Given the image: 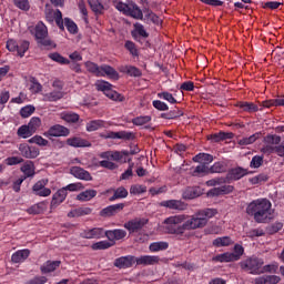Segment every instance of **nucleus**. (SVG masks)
<instances>
[{"instance_id": "obj_1", "label": "nucleus", "mask_w": 284, "mask_h": 284, "mask_svg": "<svg viewBox=\"0 0 284 284\" xmlns=\"http://www.w3.org/2000/svg\"><path fill=\"white\" fill-rule=\"evenodd\" d=\"M216 213L217 212L214 209H204L197 211L193 215H173L164 220L165 230L168 234L183 236L185 232H190L192 230H202V227H205L210 219L216 216Z\"/></svg>"}, {"instance_id": "obj_2", "label": "nucleus", "mask_w": 284, "mask_h": 284, "mask_svg": "<svg viewBox=\"0 0 284 284\" xmlns=\"http://www.w3.org/2000/svg\"><path fill=\"white\" fill-rule=\"evenodd\" d=\"M246 214L252 216L255 223H270L274 219L272 202L267 199L253 200L246 206Z\"/></svg>"}, {"instance_id": "obj_3", "label": "nucleus", "mask_w": 284, "mask_h": 284, "mask_svg": "<svg viewBox=\"0 0 284 284\" xmlns=\"http://www.w3.org/2000/svg\"><path fill=\"white\" fill-rule=\"evenodd\" d=\"M84 67L87 68L88 72L94 74V77H108L113 81H119V72L111 65L103 64L99 67V64L92 61H87Z\"/></svg>"}, {"instance_id": "obj_4", "label": "nucleus", "mask_w": 284, "mask_h": 284, "mask_svg": "<svg viewBox=\"0 0 284 284\" xmlns=\"http://www.w3.org/2000/svg\"><path fill=\"white\" fill-rule=\"evenodd\" d=\"M114 7L119 10V12H123L126 17H131L132 19H136L143 21V11L139 8L136 2L131 1L129 3L113 0Z\"/></svg>"}, {"instance_id": "obj_5", "label": "nucleus", "mask_w": 284, "mask_h": 284, "mask_svg": "<svg viewBox=\"0 0 284 284\" xmlns=\"http://www.w3.org/2000/svg\"><path fill=\"white\" fill-rule=\"evenodd\" d=\"M263 265H265L263 258L256 256H251L240 262L241 270H243V272H247V274H252L253 276L263 274Z\"/></svg>"}, {"instance_id": "obj_6", "label": "nucleus", "mask_w": 284, "mask_h": 284, "mask_svg": "<svg viewBox=\"0 0 284 284\" xmlns=\"http://www.w3.org/2000/svg\"><path fill=\"white\" fill-rule=\"evenodd\" d=\"M34 38L38 45L47 48V50H52L57 48V44L48 38V27L43 22H38L34 27Z\"/></svg>"}, {"instance_id": "obj_7", "label": "nucleus", "mask_w": 284, "mask_h": 284, "mask_svg": "<svg viewBox=\"0 0 284 284\" xmlns=\"http://www.w3.org/2000/svg\"><path fill=\"white\" fill-rule=\"evenodd\" d=\"M95 89L98 92H103L108 99H111V101H125V97H123L121 93L112 90V84L104 80H98L95 82Z\"/></svg>"}, {"instance_id": "obj_8", "label": "nucleus", "mask_w": 284, "mask_h": 284, "mask_svg": "<svg viewBox=\"0 0 284 284\" xmlns=\"http://www.w3.org/2000/svg\"><path fill=\"white\" fill-rule=\"evenodd\" d=\"M7 50L9 52H17L18 57L23 58L26 57V51L30 50V41L28 40H8L7 41Z\"/></svg>"}, {"instance_id": "obj_9", "label": "nucleus", "mask_w": 284, "mask_h": 284, "mask_svg": "<svg viewBox=\"0 0 284 284\" xmlns=\"http://www.w3.org/2000/svg\"><path fill=\"white\" fill-rule=\"evenodd\" d=\"M149 223V220L145 217H135L124 223V229L128 230L129 234H138L141 232L145 224Z\"/></svg>"}, {"instance_id": "obj_10", "label": "nucleus", "mask_w": 284, "mask_h": 284, "mask_svg": "<svg viewBox=\"0 0 284 284\" xmlns=\"http://www.w3.org/2000/svg\"><path fill=\"white\" fill-rule=\"evenodd\" d=\"M128 156H130V152L128 151H106L100 154V159H106L108 161H116L121 163H128V161H130Z\"/></svg>"}, {"instance_id": "obj_11", "label": "nucleus", "mask_w": 284, "mask_h": 284, "mask_svg": "<svg viewBox=\"0 0 284 284\" xmlns=\"http://www.w3.org/2000/svg\"><path fill=\"white\" fill-rule=\"evenodd\" d=\"M43 136L47 139H52V136H70V129L61 124H54L43 133Z\"/></svg>"}, {"instance_id": "obj_12", "label": "nucleus", "mask_w": 284, "mask_h": 284, "mask_svg": "<svg viewBox=\"0 0 284 284\" xmlns=\"http://www.w3.org/2000/svg\"><path fill=\"white\" fill-rule=\"evenodd\" d=\"M247 174H250V172L243 166L232 168L226 173V180L229 183H232V181H241V179L247 176Z\"/></svg>"}, {"instance_id": "obj_13", "label": "nucleus", "mask_w": 284, "mask_h": 284, "mask_svg": "<svg viewBox=\"0 0 284 284\" xmlns=\"http://www.w3.org/2000/svg\"><path fill=\"white\" fill-rule=\"evenodd\" d=\"M124 207H125L124 203L109 205L100 211V216H102L103 219H110V216H116L119 212H123Z\"/></svg>"}, {"instance_id": "obj_14", "label": "nucleus", "mask_w": 284, "mask_h": 284, "mask_svg": "<svg viewBox=\"0 0 284 284\" xmlns=\"http://www.w3.org/2000/svg\"><path fill=\"white\" fill-rule=\"evenodd\" d=\"M101 139H124V141H132L134 139V133L128 131H109L106 133L100 134Z\"/></svg>"}, {"instance_id": "obj_15", "label": "nucleus", "mask_w": 284, "mask_h": 284, "mask_svg": "<svg viewBox=\"0 0 284 284\" xmlns=\"http://www.w3.org/2000/svg\"><path fill=\"white\" fill-rule=\"evenodd\" d=\"M18 150L24 159H37L40 154L37 146H30L26 143L19 144Z\"/></svg>"}, {"instance_id": "obj_16", "label": "nucleus", "mask_w": 284, "mask_h": 284, "mask_svg": "<svg viewBox=\"0 0 284 284\" xmlns=\"http://www.w3.org/2000/svg\"><path fill=\"white\" fill-rule=\"evenodd\" d=\"M45 180H40L36 182L32 186V193L34 194V196H50V194H52V190L45 187Z\"/></svg>"}, {"instance_id": "obj_17", "label": "nucleus", "mask_w": 284, "mask_h": 284, "mask_svg": "<svg viewBox=\"0 0 284 284\" xmlns=\"http://www.w3.org/2000/svg\"><path fill=\"white\" fill-rule=\"evenodd\" d=\"M161 207H168L169 210H176L178 212H184L187 210V204L181 200H165L160 203Z\"/></svg>"}, {"instance_id": "obj_18", "label": "nucleus", "mask_w": 284, "mask_h": 284, "mask_svg": "<svg viewBox=\"0 0 284 284\" xmlns=\"http://www.w3.org/2000/svg\"><path fill=\"white\" fill-rule=\"evenodd\" d=\"M136 263V257L134 255H126L115 258L114 266L119 270H128Z\"/></svg>"}, {"instance_id": "obj_19", "label": "nucleus", "mask_w": 284, "mask_h": 284, "mask_svg": "<svg viewBox=\"0 0 284 284\" xmlns=\"http://www.w3.org/2000/svg\"><path fill=\"white\" fill-rule=\"evenodd\" d=\"M65 199H68V192H65V189L61 187L52 195L50 211L52 212V210H57Z\"/></svg>"}, {"instance_id": "obj_20", "label": "nucleus", "mask_w": 284, "mask_h": 284, "mask_svg": "<svg viewBox=\"0 0 284 284\" xmlns=\"http://www.w3.org/2000/svg\"><path fill=\"white\" fill-rule=\"evenodd\" d=\"M82 239H105V230L103 227H94L85 230L81 233Z\"/></svg>"}, {"instance_id": "obj_21", "label": "nucleus", "mask_w": 284, "mask_h": 284, "mask_svg": "<svg viewBox=\"0 0 284 284\" xmlns=\"http://www.w3.org/2000/svg\"><path fill=\"white\" fill-rule=\"evenodd\" d=\"M71 174L80 181H92V175L90 174V172L80 166H72Z\"/></svg>"}, {"instance_id": "obj_22", "label": "nucleus", "mask_w": 284, "mask_h": 284, "mask_svg": "<svg viewBox=\"0 0 284 284\" xmlns=\"http://www.w3.org/2000/svg\"><path fill=\"white\" fill-rule=\"evenodd\" d=\"M37 168L34 166V162L32 161H27L21 168H20V172L23 173V175H21L22 178L26 179H32L34 178V175L37 174L36 172Z\"/></svg>"}, {"instance_id": "obj_23", "label": "nucleus", "mask_w": 284, "mask_h": 284, "mask_svg": "<svg viewBox=\"0 0 284 284\" xmlns=\"http://www.w3.org/2000/svg\"><path fill=\"white\" fill-rule=\"evenodd\" d=\"M105 236L109 241H121L128 236V232L123 229H114L105 231Z\"/></svg>"}, {"instance_id": "obj_24", "label": "nucleus", "mask_w": 284, "mask_h": 284, "mask_svg": "<svg viewBox=\"0 0 284 284\" xmlns=\"http://www.w3.org/2000/svg\"><path fill=\"white\" fill-rule=\"evenodd\" d=\"M48 210V201L38 202L27 209V214H31L33 216L38 214H43Z\"/></svg>"}, {"instance_id": "obj_25", "label": "nucleus", "mask_w": 284, "mask_h": 284, "mask_svg": "<svg viewBox=\"0 0 284 284\" xmlns=\"http://www.w3.org/2000/svg\"><path fill=\"white\" fill-rule=\"evenodd\" d=\"M161 258L156 255H142L135 257L136 265H156Z\"/></svg>"}, {"instance_id": "obj_26", "label": "nucleus", "mask_w": 284, "mask_h": 284, "mask_svg": "<svg viewBox=\"0 0 284 284\" xmlns=\"http://www.w3.org/2000/svg\"><path fill=\"white\" fill-rule=\"evenodd\" d=\"M209 141H212L213 143H221V141H227L229 139H234V133L232 132H219L209 135Z\"/></svg>"}, {"instance_id": "obj_27", "label": "nucleus", "mask_w": 284, "mask_h": 284, "mask_svg": "<svg viewBox=\"0 0 284 284\" xmlns=\"http://www.w3.org/2000/svg\"><path fill=\"white\" fill-rule=\"evenodd\" d=\"M67 144H69L71 148H92V143L82 138H69L67 140Z\"/></svg>"}, {"instance_id": "obj_28", "label": "nucleus", "mask_w": 284, "mask_h": 284, "mask_svg": "<svg viewBox=\"0 0 284 284\" xmlns=\"http://www.w3.org/2000/svg\"><path fill=\"white\" fill-rule=\"evenodd\" d=\"M30 256V250L23 248L14 252L11 255L12 263H24L26 260Z\"/></svg>"}, {"instance_id": "obj_29", "label": "nucleus", "mask_w": 284, "mask_h": 284, "mask_svg": "<svg viewBox=\"0 0 284 284\" xmlns=\"http://www.w3.org/2000/svg\"><path fill=\"white\" fill-rule=\"evenodd\" d=\"M64 95H65V93H63V91L53 90L43 95V101H49L50 103H55L57 101H61V99H63Z\"/></svg>"}, {"instance_id": "obj_30", "label": "nucleus", "mask_w": 284, "mask_h": 284, "mask_svg": "<svg viewBox=\"0 0 284 284\" xmlns=\"http://www.w3.org/2000/svg\"><path fill=\"white\" fill-rule=\"evenodd\" d=\"M142 11V16L144 13V17L148 21H151V23H154V26H160L161 24V18L156 16V13L153 12L150 7H144Z\"/></svg>"}, {"instance_id": "obj_31", "label": "nucleus", "mask_w": 284, "mask_h": 284, "mask_svg": "<svg viewBox=\"0 0 284 284\" xmlns=\"http://www.w3.org/2000/svg\"><path fill=\"white\" fill-rule=\"evenodd\" d=\"M61 266V261H47L41 267L40 271L42 274H50Z\"/></svg>"}, {"instance_id": "obj_32", "label": "nucleus", "mask_w": 284, "mask_h": 284, "mask_svg": "<svg viewBox=\"0 0 284 284\" xmlns=\"http://www.w3.org/2000/svg\"><path fill=\"white\" fill-rule=\"evenodd\" d=\"M131 34L134 41H139V37H142L143 39H148V37H150V33L145 31V27L139 22L134 24V31H132Z\"/></svg>"}, {"instance_id": "obj_33", "label": "nucleus", "mask_w": 284, "mask_h": 284, "mask_svg": "<svg viewBox=\"0 0 284 284\" xmlns=\"http://www.w3.org/2000/svg\"><path fill=\"white\" fill-rule=\"evenodd\" d=\"M89 214H92L91 207H78L68 213L69 219H77L79 216H89Z\"/></svg>"}, {"instance_id": "obj_34", "label": "nucleus", "mask_w": 284, "mask_h": 284, "mask_svg": "<svg viewBox=\"0 0 284 284\" xmlns=\"http://www.w3.org/2000/svg\"><path fill=\"white\" fill-rule=\"evenodd\" d=\"M194 163H202L204 165H210L212 161H214V156L210 153H199L195 156H193Z\"/></svg>"}, {"instance_id": "obj_35", "label": "nucleus", "mask_w": 284, "mask_h": 284, "mask_svg": "<svg viewBox=\"0 0 284 284\" xmlns=\"http://www.w3.org/2000/svg\"><path fill=\"white\" fill-rule=\"evenodd\" d=\"M213 247H230V245H234V241L230 236H222L213 240Z\"/></svg>"}, {"instance_id": "obj_36", "label": "nucleus", "mask_w": 284, "mask_h": 284, "mask_svg": "<svg viewBox=\"0 0 284 284\" xmlns=\"http://www.w3.org/2000/svg\"><path fill=\"white\" fill-rule=\"evenodd\" d=\"M97 194H98L97 190H93V189L85 190L77 195V201H81L82 203H85L88 201H92V199H94Z\"/></svg>"}, {"instance_id": "obj_37", "label": "nucleus", "mask_w": 284, "mask_h": 284, "mask_svg": "<svg viewBox=\"0 0 284 284\" xmlns=\"http://www.w3.org/2000/svg\"><path fill=\"white\" fill-rule=\"evenodd\" d=\"M237 108L243 110V112H248V114L258 112V110H263L260 109L258 105H256L254 102H239Z\"/></svg>"}, {"instance_id": "obj_38", "label": "nucleus", "mask_w": 284, "mask_h": 284, "mask_svg": "<svg viewBox=\"0 0 284 284\" xmlns=\"http://www.w3.org/2000/svg\"><path fill=\"white\" fill-rule=\"evenodd\" d=\"M213 261L215 263H233L235 261L234 253L226 252V253L217 254L213 257Z\"/></svg>"}, {"instance_id": "obj_39", "label": "nucleus", "mask_w": 284, "mask_h": 284, "mask_svg": "<svg viewBox=\"0 0 284 284\" xmlns=\"http://www.w3.org/2000/svg\"><path fill=\"white\" fill-rule=\"evenodd\" d=\"M261 136H263V133L256 132L248 138H242V139L237 140V143L240 145H252L253 143H256V141H258V139H261Z\"/></svg>"}, {"instance_id": "obj_40", "label": "nucleus", "mask_w": 284, "mask_h": 284, "mask_svg": "<svg viewBox=\"0 0 284 284\" xmlns=\"http://www.w3.org/2000/svg\"><path fill=\"white\" fill-rule=\"evenodd\" d=\"M225 172H227V165H225L223 162H215L209 168L210 174H223Z\"/></svg>"}, {"instance_id": "obj_41", "label": "nucleus", "mask_w": 284, "mask_h": 284, "mask_svg": "<svg viewBox=\"0 0 284 284\" xmlns=\"http://www.w3.org/2000/svg\"><path fill=\"white\" fill-rule=\"evenodd\" d=\"M49 59L51 61H54L55 63H59L60 65H70V60L68 58L61 55L59 52L49 53Z\"/></svg>"}, {"instance_id": "obj_42", "label": "nucleus", "mask_w": 284, "mask_h": 284, "mask_svg": "<svg viewBox=\"0 0 284 284\" xmlns=\"http://www.w3.org/2000/svg\"><path fill=\"white\" fill-rule=\"evenodd\" d=\"M104 126L105 122L103 120H92L87 123V132H97V130H101Z\"/></svg>"}, {"instance_id": "obj_43", "label": "nucleus", "mask_w": 284, "mask_h": 284, "mask_svg": "<svg viewBox=\"0 0 284 284\" xmlns=\"http://www.w3.org/2000/svg\"><path fill=\"white\" fill-rule=\"evenodd\" d=\"M170 247V244L168 242H153L150 244L149 250L150 252L156 253V252H165Z\"/></svg>"}, {"instance_id": "obj_44", "label": "nucleus", "mask_w": 284, "mask_h": 284, "mask_svg": "<svg viewBox=\"0 0 284 284\" xmlns=\"http://www.w3.org/2000/svg\"><path fill=\"white\" fill-rule=\"evenodd\" d=\"M284 106V98H276L262 102V108H278Z\"/></svg>"}, {"instance_id": "obj_45", "label": "nucleus", "mask_w": 284, "mask_h": 284, "mask_svg": "<svg viewBox=\"0 0 284 284\" xmlns=\"http://www.w3.org/2000/svg\"><path fill=\"white\" fill-rule=\"evenodd\" d=\"M118 199H128V191L124 186L115 189L113 195L109 199V201L113 203V201H118Z\"/></svg>"}, {"instance_id": "obj_46", "label": "nucleus", "mask_w": 284, "mask_h": 284, "mask_svg": "<svg viewBox=\"0 0 284 284\" xmlns=\"http://www.w3.org/2000/svg\"><path fill=\"white\" fill-rule=\"evenodd\" d=\"M227 183H230V182H227V175L211 179V180L206 181V185L209 187H216V185H225Z\"/></svg>"}, {"instance_id": "obj_47", "label": "nucleus", "mask_w": 284, "mask_h": 284, "mask_svg": "<svg viewBox=\"0 0 284 284\" xmlns=\"http://www.w3.org/2000/svg\"><path fill=\"white\" fill-rule=\"evenodd\" d=\"M148 192V186L143 184H133L130 187V194L133 196H139V194H145Z\"/></svg>"}, {"instance_id": "obj_48", "label": "nucleus", "mask_w": 284, "mask_h": 284, "mask_svg": "<svg viewBox=\"0 0 284 284\" xmlns=\"http://www.w3.org/2000/svg\"><path fill=\"white\" fill-rule=\"evenodd\" d=\"M158 99H163V101H168V103H171V105H175V103H179L176 98L168 91L158 93Z\"/></svg>"}, {"instance_id": "obj_49", "label": "nucleus", "mask_w": 284, "mask_h": 284, "mask_svg": "<svg viewBox=\"0 0 284 284\" xmlns=\"http://www.w3.org/2000/svg\"><path fill=\"white\" fill-rule=\"evenodd\" d=\"M21 139H30L34 132L28 125H21L17 132Z\"/></svg>"}, {"instance_id": "obj_50", "label": "nucleus", "mask_w": 284, "mask_h": 284, "mask_svg": "<svg viewBox=\"0 0 284 284\" xmlns=\"http://www.w3.org/2000/svg\"><path fill=\"white\" fill-rule=\"evenodd\" d=\"M64 26L70 34H77L79 32V27L70 18H64Z\"/></svg>"}, {"instance_id": "obj_51", "label": "nucleus", "mask_w": 284, "mask_h": 284, "mask_svg": "<svg viewBox=\"0 0 284 284\" xmlns=\"http://www.w3.org/2000/svg\"><path fill=\"white\" fill-rule=\"evenodd\" d=\"M150 121H152L151 115H140L132 119L133 125H138V126L146 125V123H150Z\"/></svg>"}, {"instance_id": "obj_52", "label": "nucleus", "mask_w": 284, "mask_h": 284, "mask_svg": "<svg viewBox=\"0 0 284 284\" xmlns=\"http://www.w3.org/2000/svg\"><path fill=\"white\" fill-rule=\"evenodd\" d=\"M179 116H183V113L179 109L171 110L166 113H161V119H165V120L179 119Z\"/></svg>"}, {"instance_id": "obj_53", "label": "nucleus", "mask_w": 284, "mask_h": 284, "mask_svg": "<svg viewBox=\"0 0 284 284\" xmlns=\"http://www.w3.org/2000/svg\"><path fill=\"white\" fill-rule=\"evenodd\" d=\"M84 189H85V186H83V183H81V182L71 183V184H68L67 186L62 187V190H64V192H79Z\"/></svg>"}, {"instance_id": "obj_54", "label": "nucleus", "mask_w": 284, "mask_h": 284, "mask_svg": "<svg viewBox=\"0 0 284 284\" xmlns=\"http://www.w3.org/2000/svg\"><path fill=\"white\" fill-rule=\"evenodd\" d=\"M89 6L95 14H102L103 6L99 0H89Z\"/></svg>"}, {"instance_id": "obj_55", "label": "nucleus", "mask_w": 284, "mask_h": 284, "mask_svg": "<svg viewBox=\"0 0 284 284\" xmlns=\"http://www.w3.org/2000/svg\"><path fill=\"white\" fill-rule=\"evenodd\" d=\"M245 254V248L241 244H235L233 248L234 261H241V257Z\"/></svg>"}, {"instance_id": "obj_56", "label": "nucleus", "mask_w": 284, "mask_h": 284, "mask_svg": "<svg viewBox=\"0 0 284 284\" xmlns=\"http://www.w3.org/2000/svg\"><path fill=\"white\" fill-rule=\"evenodd\" d=\"M152 105L155 110H159V112H168V110H170V106L168 105V103L161 100H153Z\"/></svg>"}, {"instance_id": "obj_57", "label": "nucleus", "mask_w": 284, "mask_h": 284, "mask_svg": "<svg viewBox=\"0 0 284 284\" xmlns=\"http://www.w3.org/2000/svg\"><path fill=\"white\" fill-rule=\"evenodd\" d=\"M199 196H200L199 191H196V189H194V187H187L183 192V199H186L189 201L192 200V199H196Z\"/></svg>"}, {"instance_id": "obj_58", "label": "nucleus", "mask_w": 284, "mask_h": 284, "mask_svg": "<svg viewBox=\"0 0 284 284\" xmlns=\"http://www.w3.org/2000/svg\"><path fill=\"white\" fill-rule=\"evenodd\" d=\"M114 243H110L109 241H100L92 244V250H110Z\"/></svg>"}, {"instance_id": "obj_59", "label": "nucleus", "mask_w": 284, "mask_h": 284, "mask_svg": "<svg viewBox=\"0 0 284 284\" xmlns=\"http://www.w3.org/2000/svg\"><path fill=\"white\" fill-rule=\"evenodd\" d=\"M27 125L31 129V132H33V134H34V132H37V130H39V128H41V119L33 116V118H31V120L29 121V123Z\"/></svg>"}, {"instance_id": "obj_60", "label": "nucleus", "mask_w": 284, "mask_h": 284, "mask_svg": "<svg viewBox=\"0 0 284 284\" xmlns=\"http://www.w3.org/2000/svg\"><path fill=\"white\" fill-rule=\"evenodd\" d=\"M194 176H199L200 174H210V166L207 164L200 163L194 171H193Z\"/></svg>"}, {"instance_id": "obj_61", "label": "nucleus", "mask_w": 284, "mask_h": 284, "mask_svg": "<svg viewBox=\"0 0 284 284\" xmlns=\"http://www.w3.org/2000/svg\"><path fill=\"white\" fill-rule=\"evenodd\" d=\"M34 106L26 105L20 110V116H22V119H28L29 116H32V114H34Z\"/></svg>"}, {"instance_id": "obj_62", "label": "nucleus", "mask_w": 284, "mask_h": 284, "mask_svg": "<svg viewBox=\"0 0 284 284\" xmlns=\"http://www.w3.org/2000/svg\"><path fill=\"white\" fill-rule=\"evenodd\" d=\"M29 143H36V145H40L41 148H45L48 145V140L43 139L41 135H34L29 140Z\"/></svg>"}, {"instance_id": "obj_63", "label": "nucleus", "mask_w": 284, "mask_h": 284, "mask_svg": "<svg viewBox=\"0 0 284 284\" xmlns=\"http://www.w3.org/2000/svg\"><path fill=\"white\" fill-rule=\"evenodd\" d=\"M63 121H67V123H77L79 121V114L77 113H64L62 114Z\"/></svg>"}, {"instance_id": "obj_64", "label": "nucleus", "mask_w": 284, "mask_h": 284, "mask_svg": "<svg viewBox=\"0 0 284 284\" xmlns=\"http://www.w3.org/2000/svg\"><path fill=\"white\" fill-rule=\"evenodd\" d=\"M263 165V155H254L250 162V168L258 169Z\"/></svg>"}]
</instances>
